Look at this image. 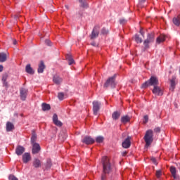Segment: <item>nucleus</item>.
I'll list each match as a JSON object with an SVG mask.
<instances>
[{
	"instance_id": "1",
	"label": "nucleus",
	"mask_w": 180,
	"mask_h": 180,
	"mask_svg": "<svg viewBox=\"0 0 180 180\" xmlns=\"http://www.w3.org/2000/svg\"><path fill=\"white\" fill-rule=\"evenodd\" d=\"M103 174H110L112 172V165L109 160V158L104 156L102 158Z\"/></svg>"
},
{
	"instance_id": "2",
	"label": "nucleus",
	"mask_w": 180,
	"mask_h": 180,
	"mask_svg": "<svg viewBox=\"0 0 180 180\" xmlns=\"http://www.w3.org/2000/svg\"><path fill=\"white\" fill-rule=\"evenodd\" d=\"M143 139L146 143V147H150L151 143L154 141L153 130L149 129L146 131Z\"/></svg>"
},
{
	"instance_id": "3",
	"label": "nucleus",
	"mask_w": 180,
	"mask_h": 180,
	"mask_svg": "<svg viewBox=\"0 0 180 180\" xmlns=\"http://www.w3.org/2000/svg\"><path fill=\"white\" fill-rule=\"evenodd\" d=\"M158 85V79L156 77L152 76L149 80L142 84V88H147V86H157Z\"/></svg>"
},
{
	"instance_id": "4",
	"label": "nucleus",
	"mask_w": 180,
	"mask_h": 180,
	"mask_svg": "<svg viewBox=\"0 0 180 180\" xmlns=\"http://www.w3.org/2000/svg\"><path fill=\"white\" fill-rule=\"evenodd\" d=\"M109 86L112 89L116 88V75L109 77L104 84V88H109Z\"/></svg>"
},
{
	"instance_id": "5",
	"label": "nucleus",
	"mask_w": 180,
	"mask_h": 180,
	"mask_svg": "<svg viewBox=\"0 0 180 180\" xmlns=\"http://www.w3.org/2000/svg\"><path fill=\"white\" fill-rule=\"evenodd\" d=\"M154 33H149L147 35V39L143 41V46L146 49H149L150 46L148 45L150 43H154Z\"/></svg>"
},
{
	"instance_id": "6",
	"label": "nucleus",
	"mask_w": 180,
	"mask_h": 180,
	"mask_svg": "<svg viewBox=\"0 0 180 180\" xmlns=\"http://www.w3.org/2000/svg\"><path fill=\"white\" fill-rule=\"evenodd\" d=\"M101 106H102V103L99 101H93V113L95 116H97L99 110H101Z\"/></svg>"
},
{
	"instance_id": "7",
	"label": "nucleus",
	"mask_w": 180,
	"mask_h": 180,
	"mask_svg": "<svg viewBox=\"0 0 180 180\" xmlns=\"http://www.w3.org/2000/svg\"><path fill=\"white\" fill-rule=\"evenodd\" d=\"M98 36H99V26H95L90 35L91 40H94Z\"/></svg>"
},
{
	"instance_id": "8",
	"label": "nucleus",
	"mask_w": 180,
	"mask_h": 180,
	"mask_svg": "<svg viewBox=\"0 0 180 180\" xmlns=\"http://www.w3.org/2000/svg\"><path fill=\"white\" fill-rule=\"evenodd\" d=\"M84 144L90 145L94 144L95 143V139H94L92 137L89 136H86L82 140Z\"/></svg>"
},
{
	"instance_id": "9",
	"label": "nucleus",
	"mask_w": 180,
	"mask_h": 180,
	"mask_svg": "<svg viewBox=\"0 0 180 180\" xmlns=\"http://www.w3.org/2000/svg\"><path fill=\"white\" fill-rule=\"evenodd\" d=\"M130 140H131V137L127 136V138L122 142V146L123 148H130V146H131Z\"/></svg>"
},
{
	"instance_id": "10",
	"label": "nucleus",
	"mask_w": 180,
	"mask_h": 180,
	"mask_svg": "<svg viewBox=\"0 0 180 180\" xmlns=\"http://www.w3.org/2000/svg\"><path fill=\"white\" fill-rule=\"evenodd\" d=\"M152 92L154 94V95H157L158 96H162V89H161V88H160L158 86H155L152 90Z\"/></svg>"
},
{
	"instance_id": "11",
	"label": "nucleus",
	"mask_w": 180,
	"mask_h": 180,
	"mask_svg": "<svg viewBox=\"0 0 180 180\" xmlns=\"http://www.w3.org/2000/svg\"><path fill=\"white\" fill-rule=\"evenodd\" d=\"M176 86V77L172 76V79H170L169 90L172 91V92H174V89H175Z\"/></svg>"
},
{
	"instance_id": "12",
	"label": "nucleus",
	"mask_w": 180,
	"mask_h": 180,
	"mask_svg": "<svg viewBox=\"0 0 180 180\" xmlns=\"http://www.w3.org/2000/svg\"><path fill=\"white\" fill-rule=\"evenodd\" d=\"M27 89H20V96L22 101H26V97L27 96Z\"/></svg>"
},
{
	"instance_id": "13",
	"label": "nucleus",
	"mask_w": 180,
	"mask_h": 180,
	"mask_svg": "<svg viewBox=\"0 0 180 180\" xmlns=\"http://www.w3.org/2000/svg\"><path fill=\"white\" fill-rule=\"evenodd\" d=\"M32 154H39L40 152V150L41 148H40V145L39 143H32Z\"/></svg>"
},
{
	"instance_id": "14",
	"label": "nucleus",
	"mask_w": 180,
	"mask_h": 180,
	"mask_svg": "<svg viewBox=\"0 0 180 180\" xmlns=\"http://www.w3.org/2000/svg\"><path fill=\"white\" fill-rule=\"evenodd\" d=\"M32 160V156H30V153H25L24 155H22V162L24 164H27L29 161Z\"/></svg>"
},
{
	"instance_id": "15",
	"label": "nucleus",
	"mask_w": 180,
	"mask_h": 180,
	"mask_svg": "<svg viewBox=\"0 0 180 180\" xmlns=\"http://www.w3.org/2000/svg\"><path fill=\"white\" fill-rule=\"evenodd\" d=\"M44 68H46V65H44V62L41 60L38 65V74H43V72H44Z\"/></svg>"
},
{
	"instance_id": "16",
	"label": "nucleus",
	"mask_w": 180,
	"mask_h": 180,
	"mask_svg": "<svg viewBox=\"0 0 180 180\" xmlns=\"http://www.w3.org/2000/svg\"><path fill=\"white\" fill-rule=\"evenodd\" d=\"M24 153L25 147L22 146H17V148H15V154H17V155H22V154H23Z\"/></svg>"
},
{
	"instance_id": "17",
	"label": "nucleus",
	"mask_w": 180,
	"mask_h": 180,
	"mask_svg": "<svg viewBox=\"0 0 180 180\" xmlns=\"http://www.w3.org/2000/svg\"><path fill=\"white\" fill-rule=\"evenodd\" d=\"M36 141H37V134H36V131H32V136H31V144H36Z\"/></svg>"
},
{
	"instance_id": "18",
	"label": "nucleus",
	"mask_w": 180,
	"mask_h": 180,
	"mask_svg": "<svg viewBox=\"0 0 180 180\" xmlns=\"http://www.w3.org/2000/svg\"><path fill=\"white\" fill-rule=\"evenodd\" d=\"M53 81L56 85H60V84L63 82V78L56 75L53 77Z\"/></svg>"
},
{
	"instance_id": "19",
	"label": "nucleus",
	"mask_w": 180,
	"mask_h": 180,
	"mask_svg": "<svg viewBox=\"0 0 180 180\" xmlns=\"http://www.w3.org/2000/svg\"><path fill=\"white\" fill-rule=\"evenodd\" d=\"M33 165L34 168H40L41 167V162L38 158L34 159Z\"/></svg>"
},
{
	"instance_id": "20",
	"label": "nucleus",
	"mask_w": 180,
	"mask_h": 180,
	"mask_svg": "<svg viewBox=\"0 0 180 180\" xmlns=\"http://www.w3.org/2000/svg\"><path fill=\"white\" fill-rule=\"evenodd\" d=\"M170 172L174 179H178V176H176V168H175L174 166H172L170 167Z\"/></svg>"
},
{
	"instance_id": "21",
	"label": "nucleus",
	"mask_w": 180,
	"mask_h": 180,
	"mask_svg": "<svg viewBox=\"0 0 180 180\" xmlns=\"http://www.w3.org/2000/svg\"><path fill=\"white\" fill-rule=\"evenodd\" d=\"M25 71L27 72V74H30L31 75H33L34 74V70H33V68H32V66H30V64H28L25 67Z\"/></svg>"
},
{
	"instance_id": "22",
	"label": "nucleus",
	"mask_w": 180,
	"mask_h": 180,
	"mask_svg": "<svg viewBox=\"0 0 180 180\" xmlns=\"http://www.w3.org/2000/svg\"><path fill=\"white\" fill-rule=\"evenodd\" d=\"M14 129H15V126L13 125V124H12V122H8L6 123V131H12V130H13Z\"/></svg>"
},
{
	"instance_id": "23",
	"label": "nucleus",
	"mask_w": 180,
	"mask_h": 180,
	"mask_svg": "<svg viewBox=\"0 0 180 180\" xmlns=\"http://www.w3.org/2000/svg\"><path fill=\"white\" fill-rule=\"evenodd\" d=\"M41 108H42L43 112H46V111L50 110V109H51V106H50V104H47L46 103H43L41 104Z\"/></svg>"
},
{
	"instance_id": "24",
	"label": "nucleus",
	"mask_w": 180,
	"mask_h": 180,
	"mask_svg": "<svg viewBox=\"0 0 180 180\" xmlns=\"http://www.w3.org/2000/svg\"><path fill=\"white\" fill-rule=\"evenodd\" d=\"M130 117L129 115H124L121 117V122L124 124H126V123H129L130 122Z\"/></svg>"
},
{
	"instance_id": "25",
	"label": "nucleus",
	"mask_w": 180,
	"mask_h": 180,
	"mask_svg": "<svg viewBox=\"0 0 180 180\" xmlns=\"http://www.w3.org/2000/svg\"><path fill=\"white\" fill-rule=\"evenodd\" d=\"M172 21L175 26H180V15H179L176 17H174Z\"/></svg>"
},
{
	"instance_id": "26",
	"label": "nucleus",
	"mask_w": 180,
	"mask_h": 180,
	"mask_svg": "<svg viewBox=\"0 0 180 180\" xmlns=\"http://www.w3.org/2000/svg\"><path fill=\"white\" fill-rule=\"evenodd\" d=\"M66 60H68L69 65H72V64H74V63H75L74 61V58H72V56H71L70 55H67Z\"/></svg>"
},
{
	"instance_id": "27",
	"label": "nucleus",
	"mask_w": 180,
	"mask_h": 180,
	"mask_svg": "<svg viewBox=\"0 0 180 180\" xmlns=\"http://www.w3.org/2000/svg\"><path fill=\"white\" fill-rule=\"evenodd\" d=\"M163 41H165V35H160L156 39V42L158 44H160V43H162Z\"/></svg>"
},
{
	"instance_id": "28",
	"label": "nucleus",
	"mask_w": 180,
	"mask_h": 180,
	"mask_svg": "<svg viewBox=\"0 0 180 180\" xmlns=\"http://www.w3.org/2000/svg\"><path fill=\"white\" fill-rule=\"evenodd\" d=\"M6 53H0V63H5L6 61Z\"/></svg>"
},
{
	"instance_id": "29",
	"label": "nucleus",
	"mask_w": 180,
	"mask_h": 180,
	"mask_svg": "<svg viewBox=\"0 0 180 180\" xmlns=\"http://www.w3.org/2000/svg\"><path fill=\"white\" fill-rule=\"evenodd\" d=\"M112 117L113 119V120H117V119H119V117H120V112L115 111L112 113Z\"/></svg>"
},
{
	"instance_id": "30",
	"label": "nucleus",
	"mask_w": 180,
	"mask_h": 180,
	"mask_svg": "<svg viewBox=\"0 0 180 180\" xmlns=\"http://www.w3.org/2000/svg\"><path fill=\"white\" fill-rule=\"evenodd\" d=\"M79 2L82 8H88V4L85 2V0H79Z\"/></svg>"
},
{
	"instance_id": "31",
	"label": "nucleus",
	"mask_w": 180,
	"mask_h": 180,
	"mask_svg": "<svg viewBox=\"0 0 180 180\" xmlns=\"http://www.w3.org/2000/svg\"><path fill=\"white\" fill-rule=\"evenodd\" d=\"M45 165H46V169H50V168H51V165H52L51 160L48 159Z\"/></svg>"
},
{
	"instance_id": "32",
	"label": "nucleus",
	"mask_w": 180,
	"mask_h": 180,
	"mask_svg": "<svg viewBox=\"0 0 180 180\" xmlns=\"http://www.w3.org/2000/svg\"><path fill=\"white\" fill-rule=\"evenodd\" d=\"M104 140H105V138H103V136H97V137L96 138V141L97 143H103V141H104Z\"/></svg>"
},
{
	"instance_id": "33",
	"label": "nucleus",
	"mask_w": 180,
	"mask_h": 180,
	"mask_svg": "<svg viewBox=\"0 0 180 180\" xmlns=\"http://www.w3.org/2000/svg\"><path fill=\"white\" fill-rule=\"evenodd\" d=\"M135 41L137 43H143V39L140 38L139 34H135Z\"/></svg>"
},
{
	"instance_id": "34",
	"label": "nucleus",
	"mask_w": 180,
	"mask_h": 180,
	"mask_svg": "<svg viewBox=\"0 0 180 180\" xmlns=\"http://www.w3.org/2000/svg\"><path fill=\"white\" fill-rule=\"evenodd\" d=\"M58 98L59 101H64V93L63 92L58 93Z\"/></svg>"
},
{
	"instance_id": "35",
	"label": "nucleus",
	"mask_w": 180,
	"mask_h": 180,
	"mask_svg": "<svg viewBox=\"0 0 180 180\" xmlns=\"http://www.w3.org/2000/svg\"><path fill=\"white\" fill-rule=\"evenodd\" d=\"M109 33V30H106V28H103L101 31V34L105 36V34H108Z\"/></svg>"
},
{
	"instance_id": "36",
	"label": "nucleus",
	"mask_w": 180,
	"mask_h": 180,
	"mask_svg": "<svg viewBox=\"0 0 180 180\" xmlns=\"http://www.w3.org/2000/svg\"><path fill=\"white\" fill-rule=\"evenodd\" d=\"M54 124H56V126H58L59 127H61V126H63V122H61V121L58 120L56 121L55 122H53Z\"/></svg>"
},
{
	"instance_id": "37",
	"label": "nucleus",
	"mask_w": 180,
	"mask_h": 180,
	"mask_svg": "<svg viewBox=\"0 0 180 180\" xmlns=\"http://www.w3.org/2000/svg\"><path fill=\"white\" fill-rule=\"evenodd\" d=\"M143 122L144 123V124H146V123H148V115H145L143 117Z\"/></svg>"
},
{
	"instance_id": "38",
	"label": "nucleus",
	"mask_w": 180,
	"mask_h": 180,
	"mask_svg": "<svg viewBox=\"0 0 180 180\" xmlns=\"http://www.w3.org/2000/svg\"><path fill=\"white\" fill-rule=\"evenodd\" d=\"M57 121H58V116L57 115V114H54L53 116V122L54 123L55 122Z\"/></svg>"
},
{
	"instance_id": "39",
	"label": "nucleus",
	"mask_w": 180,
	"mask_h": 180,
	"mask_svg": "<svg viewBox=\"0 0 180 180\" xmlns=\"http://www.w3.org/2000/svg\"><path fill=\"white\" fill-rule=\"evenodd\" d=\"M120 23L121 25H125V23H127V20L122 18L120 20Z\"/></svg>"
},
{
	"instance_id": "40",
	"label": "nucleus",
	"mask_w": 180,
	"mask_h": 180,
	"mask_svg": "<svg viewBox=\"0 0 180 180\" xmlns=\"http://www.w3.org/2000/svg\"><path fill=\"white\" fill-rule=\"evenodd\" d=\"M7 79H8V74L6 73V74L3 75L1 81L3 82L6 81Z\"/></svg>"
},
{
	"instance_id": "41",
	"label": "nucleus",
	"mask_w": 180,
	"mask_h": 180,
	"mask_svg": "<svg viewBox=\"0 0 180 180\" xmlns=\"http://www.w3.org/2000/svg\"><path fill=\"white\" fill-rule=\"evenodd\" d=\"M8 179L10 180H19L18 179V178L16 176H15V175H13V174H11L9 176H8Z\"/></svg>"
},
{
	"instance_id": "42",
	"label": "nucleus",
	"mask_w": 180,
	"mask_h": 180,
	"mask_svg": "<svg viewBox=\"0 0 180 180\" xmlns=\"http://www.w3.org/2000/svg\"><path fill=\"white\" fill-rule=\"evenodd\" d=\"M45 44H46V46H51V41L49 39L45 40Z\"/></svg>"
},
{
	"instance_id": "43",
	"label": "nucleus",
	"mask_w": 180,
	"mask_h": 180,
	"mask_svg": "<svg viewBox=\"0 0 180 180\" xmlns=\"http://www.w3.org/2000/svg\"><path fill=\"white\" fill-rule=\"evenodd\" d=\"M154 131H155V133H160V131H161V128H160V127H156V128L154 129Z\"/></svg>"
},
{
	"instance_id": "44",
	"label": "nucleus",
	"mask_w": 180,
	"mask_h": 180,
	"mask_svg": "<svg viewBox=\"0 0 180 180\" xmlns=\"http://www.w3.org/2000/svg\"><path fill=\"white\" fill-rule=\"evenodd\" d=\"M156 176H157L158 178H160V176H161V171L158 170V171L156 172Z\"/></svg>"
},
{
	"instance_id": "45",
	"label": "nucleus",
	"mask_w": 180,
	"mask_h": 180,
	"mask_svg": "<svg viewBox=\"0 0 180 180\" xmlns=\"http://www.w3.org/2000/svg\"><path fill=\"white\" fill-rule=\"evenodd\" d=\"M101 180H106V174H105V173L102 174Z\"/></svg>"
},
{
	"instance_id": "46",
	"label": "nucleus",
	"mask_w": 180,
	"mask_h": 180,
	"mask_svg": "<svg viewBox=\"0 0 180 180\" xmlns=\"http://www.w3.org/2000/svg\"><path fill=\"white\" fill-rule=\"evenodd\" d=\"M151 162L155 163V165H157V160L155 159V158H151Z\"/></svg>"
},
{
	"instance_id": "47",
	"label": "nucleus",
	"mask_w": 180,
	"mask_h": 180,
	"mask_svg": "<svg viewBox=\"0 0 180 180\" xmlns=\"http://www.w3.org/2000/svg\"><path fill=\"white\" fill-rule=\"evenodd\" d=\"M91 46H93L94 47H98V44L95 41H93L91 43Z\"/></svg>"
},
{
	"instance_id": "48",
	"label": "nucleus",
	"mask_w": 180,
	"mask_h": 180,
	"mask_svg": "<svg viewBox=\"0 0 180 180\" xmlns=\"http://www.w3.org/2000/svg\"><path fill=\"white\" fill-rule=\"evenodd\" d=\"M3 85H4V86H6V88H8V82H6V81L3 82Z\"/></svg>"
},
{
	"instance_id": "49",
	"label": "nucleus",
	"mask_w": 180,
	"mask_h": 180,
	"mask_svg": "<svg viewBox=\"0 0 180 180\" xmlns=\"http://www.w3.org/2000/svg\"><path fill=\"white\" fill-rule=\"evenodd\" d=\"M139 33L141 34V36H142L143 37H144V32H143V30H142L141 29L140 30Z\"/></svg>"
},
{
	"instance_id": "50",
	"label": "nucleus",
	"mask_w": 180,
	"mask_h": 180,
	"mask_svg": "<svg viewBox=\"0 0 180 180\" xmlns=\"http://www.w3.org/2000/svg\"><path fill=\"white\" fill-rule=\"evenodd\" d=\"M2 71H4V66L0 65V72H2Z\"/></svg>"
},
{
	"instance_id": "51",
	"label": "nucleus",
	"mask_w": 180,
	"mask_h": 180,
	"mask_svg": "<svg viewBox=\"0 0 180 180\" xmlns=\"http://www.w3.org/2000/svg\"><path fill=\"white\" fill-rule=\"evenodd\" d=\"M127 155V151L122 153L123 157H125V155Z\"/></svg>"
},
{
	"instance_id": "52",
	"label": "nucleus",
	"mask_w": 180,
	"mask_h": 180,
	"mask_svg": "<svg viewBox=\"0 0 180 180\" xmlns=\"http://www.w3.org/2000/svg\"><path fill=\"white\" fill-rule=\"evenodd\" d=\"M13 43L14 45H16V43H17L16 39H14Z\"/></svg>"
},
{
	"instance_id": "53",
	"label": "nucleus",
	"mask_w": 180,
	"mask_h": 180,
	"mask_svg": "<svg viewBox=\"0 0 180 180\" xmlns=\"http://www.w3.org/2000/svg\"><path fill=\"white\" fill-rule=\"evenodd\" d=\"M65 8H66V9H70V7L67 5H65Z\"/></svg>"
},
{
	"instance_id": "54",
	"label": "nucleus",
	"mask_w": 180,
	"mask_h": 180,
	"mask_svg": "<svg viewBox=\"0 0 180 180\" xmlns=\"http://www.w3.org/2000/svg\"><path fill=\"white\" fill-rule=\"evenodd\" d=\"M61 135H62V134L60 133V134H59V137H61Z\"/></svg>"
},
{
	"instance_id": "55",
	"label": "nucleus",
	"mask_w": 180,
	"mask_h": 180,
	"mask_svg": "<svg viewBox=\"0 0 180 180\" xmlns=\"http://www.w3.org/2000/svg\"><path fill=\"white\" fill-rule=\"evenodd\" d=\"M142 1H145L146 0H142Z\"/></svg>"
}]
</instances>
